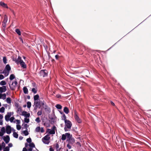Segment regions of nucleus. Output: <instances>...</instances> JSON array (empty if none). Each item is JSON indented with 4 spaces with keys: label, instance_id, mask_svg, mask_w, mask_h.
Wrapping results in <instances>:
<instances>
[{
    "label": "nucleus",
    "instance_id": "46",
    "mask_svg": "<svg viewBox=\"0 0 151 151\" xmlns=\"http://www.w3.org/2000/svg\"><path fill=\"white\" fill-rule=\"evenodd\" d=\"M3 61L4 63L6 64V57H4L3 58Z\"/></svg>",
    "mask_w": 151,
    "mask_h": 151
},
{
    "label": "nucleus",
    "instance_id": "28",
    "mask_svg": "<svg viewBox=\"0 0 151 151\" xmlns=\"http://www.w3.org/2000/svg\"><path fill=\"white\" fill-rule=\"evenodd\" d=\"M29 146L30 147L32 148H33L35 147V145L34 143L33 142H31L30 143V144L29 145Z\"/></svg>",
    "mask_w": 151,
    "mask_h": 151
},
{
    "label": "nucleus",
    "instance_id": "41",
    "mask_svg": "<svg viewBox=\"0 0 151 151\" xmlns=\"http://www.w3.org/2000/svg\"><path fill=\"white\" fill-rule=\"evenodd\" d=\"M4 150L6 151H9V146H7L6 147H5Z\"/></svg>",
    "mask_w": 151,
    "mask_h": 151
},
{
    "label": "nucleus",
    "instance_id": "11",
    "mask_svg": "<svg viewBox=\"0 0 151 151\" xmlns=\"http://www.w3.org/2000/svg\"><path fill=\"white\" fill-rule=\"evenodd\" d=\"M4 141L6 144L8 143L10 140V137L9 136L6 135V137H4L3 138Z\"/></svg>",
    "mask_w": 151,
    "mask_h": 151
},
{
    "label": "nucleus",
    "instance_id": "6",
    "mask_svg": "<svg viewBox=\"0 0 151 151\" xmlns=\"http://www.w3.org/2000/svg\"><path fill=\"white\" fill-rule=\"evenodd\" d=\"M74 117L75 120L78 123H80L81 122L82 120L78 116L77 114V113L76 111H75Z\"/></svg>",
    "mask_w": 151,
    "mask_h": 151
},
{
    "label": "nucleus",
    "instance_id": "22",
    "mask_svg": "<svg viewBox=\"0 0 151 151\" xmlns=\"http://www.w3.org/2000/svg\"><path fill=\"white\" fill-rule=\"evenodd\" d=\"M75 139L73 137H72L69 141L68 142V143L70 144H73L75 142Z\"/></svg>",
    "mask_w": 151,
    "mask_h": 151
},
{
    "label": "nucleus",
    "instance_id": "64",
    "mask_svg": "<svg viewBox=\"0 0 151 151\" xmlns=\"http://www.w3.org/2000/svg\"><path fill=\"white\" fill-rule=\"evenodd\" d=\"M22 151H27V150L25 147H24Z\"/></svg>",
    "mask_w": 151,
    "mask_h": 151
},
{
    "label": "nucleus",
    "instance_id": "32",
    "mask_svg": "<svg viewBox=\"0 0 151 151\" xmlns=\"http://www.w3.org/2000/svg\"><path fill=\"white\" fill-rule=\"evenodd\" d=\"M40 127H38L36 128L35 131L37 132H40Z\"/></svg>",
    "mask_w": 151,
    "mask_h": 151
},
{
    "label": "nucleus",
    "instance_id": "19",
    "mask_svg": "<svg viewBox=\"0 0 151 151\" xmlns=\"http://www.w3.org/2000/svg\"><path fill=\"white\" fill-rule=\"evenodd\" d=\"M63 111L66 114H68L69 113V110L68 108L65 107L64 108Z\"/></svg>",
    "mask_w": 151,
    "mask_h": 151
},
{
    "label": "nucleus",
    "instance_id": "60",
    "mask_svg": "<svg viewBox=\"0 0 151 151\" xmlns=\"http://www.w3.org/2000/svg\"><path fill=\"white\" fill-rule=\"evenodd\" d=\"M50 151H54V149L52 147H50L49 149Z\"/></svg>",
    "mask_w": 151,
    "mask_h": 151
},
{
    "label": "nucleus",
    "instance_id": "26",
    "mask_svg": "<svg viewBox=\"0 0 151 151\" xmlns=\"http://www.w3.org/2000/svg\"><path fill=\"white\" fill-rule=\"evenodd\" d=\"M58 109H60L62 108V106L59 104H57L55 106Z\"/></svg>",
    "mask_w": 151,
    "mask_h": 151
},
{
    "label": "nucleus",
    "instance_id": "30",
    "mask_svg": "<svg viewBox=\"0 0 151 151\" xmlns=\"http://www.w3.org/2000/svg\"><path fill=\"white\" fill-rule=\"evenodd\" d=\"M13 135L14 137L16 138H18V134L16 132H14L13 133Z\"/></svg>",
    "mask_w": 151,
    "mask_h": 151
},
{
    "label": "nucleus",
    "instance_id": "29",
    "mask_svg": "<svg viewBox=\"0 0 151 151\" xmlns=\"http://www.w3.org/2000/svg\"><path fill=\"white\" fill-rule=\"evenodd\" d=\"M6 84V83L4 81H2L0 82V85L1 86L5 85Z\"/></svg>",
    "mask_w": 151,
    "mask_h": 151
},
{
    "label": "nucleus",
    "instance_id": "13",
    "mask_svg": "<svg viewBox=\"0 0 151 151\" xmlns=\"http://www.w3.org/2000/svg\"><path fill=\"white\" fill-rule=\"evenodd\" d=\"M6 132L7 134H9L11 133V127L10 126H7L6 127Z\"/></svg>",
    "mask_w": 151,
    "mask_h": 151
},
{
    "label": "nucleus",
    "instance_id": "7",
    "mask_svg": "<svg viewBox=\"0 0 151 151\" xmlns=\"http://www.w3.org/2000/svg\"><path fill=\"white\" fill-rule=\"evenodd\" d=\"M40 100H37L35 101L34 104L35 105V107L34 108V109L36 110L37 109V108L39 107V106L40 105Z\"/></svg>",
    "mask_w": 151,
    "mask_h": 151
},
{
    "label": "nucleus",
    "instance_id": "12",
    "mask_svg": "<svg viewBox=\"0 0 151 151\" xmlns=\"http://www.w3.org/2000/svg\"><path fill=\"white\" fill-rule=\"evenodd\" d=\"M22 115L24 116L26 118L29 117L30 115L29 113H27V112L25 111L22 112Z\"/></svg>",
    "mask_w": 151,
    "mask_h": 151
},
{
    "label": "nucleus",
    "instance_id": "42",
    "mask_svg": "<svg viewBox=\"0 0 151 151\" xmlns=\"http://www.w3.org/2000/svg\"><path fill=\"white\" fill-rule=\"evenodd\" d=\"M1 132L4 133L5 132V129L4 127L2 128L1 129Z\"/></svg>",
    "mask_w": 151,
    "mask_h": 151
},
{
    "label": "nucleus",
    "instance_id": "57",
    "mask_svg": "<svg viewBox=\"0 0 151 151\" xmlns=\"http://www.w3.org/2000/svg\"><path fill=\"white\" fill-rule=\"evenodd\" d=\"M17 122V123L18 124H19L20 123V121L19 120L17 119L16 120Z\"/></svg>",
    "mask_w": 151,
    "mask_h": 151
},
{
    "label": "nucleus",
    "instance_id": "20",
    "mask_svg": "<svg viewBox=\"0 0 151 151\" xmlns=\"http://www.w3.org/2000/svg\"><path fill=\"white\" fill-rule=\"evenodd\" d=\"M67 135L66 134V133H65V134H62V137L61 138V139L63 141L65 140L67 137Z\"/></svg>",
    "mask_w": 151,
    "mask_h": 151
},
{
    "label": "nucleus",
    "instance_id": "27",
    "mask_svg": "<svg viewBox=\"0 0 151 151\" xmlns=\"http://www.w3.org/2000/svg\"><path fill=\"white\" fill-rule=\"evenodd\" d=\"M15 32L19 35H21V32L19 29H16Z\"/></svg>",
    "mask_w": 151,
    "mask_h": 151
},
{
    "label": "nucleus",
    "instance_id": "62",
    "mask_svg": "<svg viewBox=\"0 0 151 151\" xmlns=\"http://www.w3.org/2000/svg\"><path fill=\"white\" fill-rule=\"evenodd\" d=\"M32 147H30L28 149V151H32Z\"/></svg>",
    "mask_w": 151,
    "mask_h": 151
},
{
    "label": "nucleus",
    "instance_id": "31",
    "mask_svg": "<svg viewBox=\"0 0 151 151\" xmlns=\"http://www.w3.org/2000/svg\"><path fill=\"white\" fill-rule=\"evenodd\" d=\"M11 99L10 98H7L6 99V101L8 104H10L11 103Z\"/></svg>",
    "mask_w": 151,
    "mask_h": 151
},
{
    "label": "nucleus",
    "instance_id": "2",
    "mask_svg": "<svg viewBox=\"0 0 151 151\" xmlns=\"http://www.w3.org/2000/svg\"><path fill=\"white\" fill-rule=\"evenodd\" d=\"M50 139V137L49 136V135L47 134L44 137L42 140L44 143L46 144H48L50 143L49 140Z\"/></svg>",
    "mask_w": 151,
    "mask_h": 151
},
{
    "label": "nucleus",
    "instance_id": "51",
    "mask_svg": "<svg viewBox=\"0 0 151 151\" xmlns=\"http://www.w3.org/2000/svg\"><path fill=\"white\" fill-rule=\"evenodd\" d=\"M60 58V56L58 55H55V58L56 60H58Z\"/></svg>",
    "mask_w": 151,
    "mask_h": 151
},
{
    "label": "nucleus",
    "instance_id": "63",
    "mask_svg": "<svg viewBox=\"0 0 151 151\" xmlns=\"http://www.w3.org/2000/svg\"><path fill=\"white\" fill-rule=\"evenodd\" d=\"M15 106L17 108L18 107H19V104L16 103V104H15Z\"/></svg>",
    "mask_w": 151,
    "mask_h": 151
},
{
    "label": "nucleus",
    "instance_id": "36",
    "mask_svg": "<svg viewBox=\"0 0 151 151\" xmlns=\"http://www.w3.org/2000/svg\"><path fill=\"white\" fill-rule=\"evenodd\" d=\"M17 112H21L22 111V107L21 106H19V107H18L17 108Z\"/></svg>",
    "mask_w": 151,
    "mask_h": 151
},
{
    "label": "nucleus",
    "instance_id": "34",
    "mask_svg": "<svg viewBox=\"0 0 151 151\" xmlns=\"http://www.w3.org/2000/svg\"><path fill=\"white\" fill-rule=\"evenodd\" d=\"M5 108L4 107H1L0 109V112L1 113H4V112Z\"/></svg>",
    "mask_w": 151,
    "mask_h": 151
},
{
    "label": "nucleus",
    "instance_id": "35",
    "mask_svg": "<svg viewBox=\"0 0 151 151\" xmlns=\"http://www.w3.org/2000/svg\"><path fill=\"white\" fill-rule=\"evenodd\" d=\"M23 133L25 136H27L28 135L29 133L27 131V130H26L23 132Z\"/></svg>",
    "mask_w": 151,
    "mask_h": 151
},
{
    "label": "nucleus",
    "instance_id": "55",
    "mask_svg": "<svg viewBox=\"0 0 151 151\" xmlns=\"http://www.w3.org/2000/svg\"><path fill=\"white\" fill-rule=\"evenodd\" d=\"M7 19H6V18L5 17L4 19V20L3 22H4V23H5L6 22H7Z\"/></svg>",
    "mask_w": 151,
    "mask_h": 151
},
{
    "label": "nucleus",
    "instance_id": "23",
    "mask_svg": "<svg viewBox=\"0 0 151 151\" xmlns=\"http://www.w3.org/2000/svg\"><path fill=\"white\" fill-rule=\"evenodd\" d=\"M39 96L38 94H37L34 96V101L37 100L39 99Z\"/></svg>",
    "mask_w": 151,
    "mask_h": 151
},
{
    "label": "nucleus",
    "instance_id": "53",
    "mask_svg": "<svg viewBox=\"0 0 151 151\" xmlns=\"http://www.w3.org/2000/svg\"><path fill=\"white\" fill-rule=\"evenodd\" d=\"M55 147L56 149H58L59 147V145L58 143L56 144Z\"/></svg>",
    "mask_w": 151,
    "mask_h": 151
},
{
    "label": "nucleus",
    "instance_id": "56",
    "mask_svg": "<svg viewBox=\"0 0 151 151\" xmlns=\"http://www.w3.org/2000/svg\"><path fill=\"white\" fill-rule=\"evenodd\" d=\"M45 109H47L48 111H49L50 109V108L47 107V106L46 105H45Z\"/></svg>",
    "mask_w": 151,
    "mask_h": 151
},
{
    "label": "nucleus",
    "instance_id": "17",
    "mask_svg": "<svg viewBox=\"0 0 151 151\" xmlns=\"http://www.w3.org/2000/svg\"><path fill=\"white\" fill-rule=\"evenodd\" d=\"M0 5L3 7L8 8L7 5L3 2L1 1L0 2Z\"/></svg>",
    "mask_w": 151,
    "mask_h": 151
},
{
    "label": "nucleus",
    "instance_id": "24",
    "mask_svg": "<svg viewBox=\"0 0 151 151\" xmlns=\"http://www.w3.org/2000/svg\"><path fill=\"white\" fill-rule=\"evenodd\" d=\"M15 78V76L13 74H12L10 75L9 77V79L10 80H12Z\"/></svg>",
    "mask_w": 151,
    "mask_h": 151
},
{
    "label": "nucleus",
    "instance_id": "25",
    "mask_svg": "<svg viewBox=\"0 0 151 151\" xmlns=\"http://www.w3.org/2000/svg\"><path fill=\"white\" fill-rule=\"evenodd\" d=\"M66 117L64 114H63V116L62 117V120H64V121H65L66 120H68L66 119Z\"/></svg>",
    "mask_w": 151,
    "mask_h": 151
},
{
    "label": "nucleus",
    "instance_id": "33",
    "mask_svg": "<svg viewBox=\"0 0 151 151\" xmlns=\"http://www.w3.org/2000/svg\"><path fill=\"white\" fill-rule=\"evenodd\" d=\"M27 107L29 108H30L31 106V102L29 101H28L27 102Z\"/></svg>",
    "mask_w": 151,
    "mask_h": 151
},
{
    "label": "nucleus",
    "instance_id": "15",
    "mask_svg": "<svg viewBox=\"0 0 151 151\" xmlns=\"http://www.w3.org/2000/svg\"><path fill=\"white\" fill-rule=\"evenodd\" d=\"M66 134L67 135V141H68V142L69 141L70 139L72 137V135H70V134L68 133H66Z\"/></svg>",
    "mask_w": 151,
    "mask_h": 151
},
{
    "label": "nucleus",
    "instance_id": "58",
    "mask_svg": "<svg viewBox=\"0 0 151 151\" xmlns=\"http://www.w3.org/2000/svg\"><path fill=\"white\" fill-rule=\"evenodd\" d=\"M4 133L3 132H1V131L0 132V136H2L4 134Z\"/></svg>",
    "mask_w": 151,
    "mask_h": 151
},
{
    "label": "nucleus",
    "instance_id": "45",
    "mask_svg": "<svg viewBox=\"0 0 151 151\" xmlns=\"http://www.w3.org/2000/svg\"><path fill=\"white\" fill-rule=\"evenodd\" d=\"M15 118L13 116L10 118L9 120L11 122H13V120Z\"/></svg>",
    "mask_w": 151,
    "mask_h": 151
},
{
    "label": "nucleus",
    "instance_id": "61",
    "mask_svg": "<svg viewBox=\"0 0 151 151\" xmlns=\"http://www.w3.org/2000/svg\"><path fill=\"white\" fill-rule=\"evenodd\" d=\"M44 125L45 126H46L47 127H48L49 126V124H48L47 126V123H46L45 122L44 123Z\"/></svg>",
    "mask_w": 151,
    "mask_h": 151
},
{
    "label": "nucleus",
    "instance_id": "3",
    "mask_svg": "<svg viewBox=\"0 0 151 151\" xmlns=\"http://www.w3.org/2000/svg\"><path fill=\"white\" fill-rule=\"evenodd\" d=\"M17 82L16 80L14 82H12L11 85L10 84H9V86L10 89L12 91L14 90L17 87Z\"/></svg>",
    "mask_w": 151,
    "mask_h": 151
},
{
    "label": "nucleus",
    "instance_id": "10",
    "mask_svg": "<svg viewBox=\"0 0 151 151\" xmlns=\"http://www.w3.org/2000/svg\"><path fill=\"white\" fill-rule=\"evenodd\" d=\"M13 60L17 64H18L20 62H21L23 60L22 59V58L21 57L18 56L17 59L16 58L15 60L13 59Z\"/></svg>",
    "mask_w": 151,
    "mask_h": 151
},
{
    "label": "nucleus",
    "instance_id": "8",
    "mask_svg": "<svg viewBox=\"0 0 151 151\" xmlns=\"http://www.w3.org/2000/svg\"><path fill=\"white\" fill-rule=\"evenodd\" d=\"M33 86L34 87L32 89V92L34 93L35 94L37 93V88L36 86V83H32Z\"/></svg>",
    "mask_w": 151,
    "mask_h": 151
},
{
    "label": "nucleus",
    "instance_id": "5",
    "mask_svg": "<svg viewBox=\"0 0 151 151\" xmlns=\"http://www.w3.org/2000/svg\"><path fill=\"white\" fill-rule=\"evenodd\" d=\"M47 74L48 72L46 70H41L40 72V76L43 77L47 76Z\"/></svg>",
    "mask_w": 151,
    "mask_h": 151
},
{
    "label": "nucleus",
    "instance_id": "54",
    "mask_svg": "<svg viewBox=\"0 0 151 151\" xmlns=\"http://www.w3.org/2000/svg\"><path fill=\"white\" fill-rule=\"evenodd\" d=\"M70 144L68 143L67 145V147L69 149H70L71 148V146L69 145Z\"/></svg>",
    "mask_w": 151,
    "mask_h": 151
},
{
    "label": "nucleus",
    "instance_id": "59",
    "mask_svg": "<svg viewBox=\"0 0 151 151\" xmlns=\"http://www.w3.org/2000/svg\"><path fill=\"white\" fill-rule=\"evenodd\" d=\"M8 145L9 147H11L12 146V143H10L8 144Z\"/></svg>",
    "mask_w": 151,
    "mask_h": 151
},
{
    "label": "nucleus",
    "instance_id": "40",
    "mask_svg": "<svg viewBox=\"0 0 151 151\" xmlns=\"http://www.w3.org/2000/svg\"><path fill=\"white\" fill-rule=\"evenodd\" d=\"M29 125H28L27 124H24V127H22L23 128H24L26 129L27 130V128L28 127Z\"/></svg>",
    "mask_w": 151,
    "mask_h": 151
},
{
    "label": "nucleus",
    "instance_id": "9",
    "mask_svg": "<svg viewBox=\"0 0 151 151\" xmlns=\"http://www.w3.org/2000/svg\"><path fill=\"white\" fill-rule=\"evenodd\" d=\"M12 115L11 112H8L7 113V114L5 115V119L6 121L8 122L9 120V118Z\"/></svg>",
    "mask_w": 151,
    "mask_h": 151
},
{
    "label": "nucleus",
    "instance_id": "18",
    "mask_svg": "<svg viewBox=\"0 0 151 151\" xmlns=\"http://www.w3.org/2000/svg\"><path fill=\"white\" fill-rule=\"evenodd\" d=\"M23 89L24 93L25 94H27L28 93V90L26 86L24 87L23 88Z\"/></svg>",
    "mask_w": 151,
    "mask_h": 151
},
{
    "label": "nucleus",
    "instance_id": "43",
    "mask_svg": "<svg viewBox=\"0 0 151 151\" xmlns=\"http://www.w3.org/2000/svg\"><path fill=\"white\" fill-rule=\"evenodd\" d=\"M2 99L3 100H4L6 99V96L5 93H4L2 94Z\"/></svg>",
    "mask_w": 151,
    "mask_h": 151
},
{
    "label": "nucleus",
    "instance_id": "16",
    "mask_svg": "<svg viewBox=\"0 0 151 151\" xmlns=\"http://www.w3.org/2000/svg\"><path fill=\"white\" fill-rule=\"evenodd\" d=\"M21 66L24 68H27V65L22 60L19 63Z\"/></svg>",
    "mask_w": 151,
    "mask_h": 151
},
{
    "label": "nucleus",
    "instance_id": "48",
    "mask_svg": "<svg viewBox=\"0 0 151 151\" xmlns=\"http://www.w3.org/2000/svg\"><path fill=\"white\" fill-rule=\"evenodd\" d=\"M40 132L41 133H43L45 132V130L44 129L43 127H41V128H40Z\"/></svg>",
    "mask_w": 151,
    "mask_h": 151
},
{
    "label": "nucleus",
    "instance_id": "1",
    "mask_svg": "<svg viewBox=\"0 0 151 151\" xmlns=\"http://www.w3.org/2000/svg\"><path fill=\"white\" fill-rule=\"evenodd\" d=\"M65 127H64V130L65 132L70 130V129L72 126V124L71 122L69 120H66L65 122Z\"/></svg>",
    "mask_w": 151,
    "mask_h": 151
},
{
    "label": "nucleus",
    "instance_id": "14",
    "mask_svg": "<svg viewBox=\"0 0 151 151\" xmlns=\"http://www.w3.org/2000/svg\"><path fill=\"white\" fill-rule=\"evenodd\" d=\"M6 91V87L5 86H3L1 87H0V92L3 93L5 92Z\"/></svg>",
    "mask_w": 151,
    "mask_h": 151
},
{
    "label": "nucleus",
    "instance_id": "38",
    "mask_svg": "<svg viewBox=\"0 0 151 151\" xmlns=\"http://www.w3.org/2000/svg\"><path fill=\"white\" fill-rule=\"evenodd\" d=\"M24 121L25 122L28 123L29 122V119H27V118H24Z\"/></svg>",
    "mask_w": 151,
    "mask_h": 151
},
{
    "label": "nucleus",
    "instance_id": "4",
    "mask_svg": "<svg viewBox=\"0 0 151 151\" xmlns=\"http://www.w3.org/2000/svg\"><path fill=\"white\" fill-rule=\"evenodd\" d=\"M57 130L56 127L53 126L51 130L49 129H47V132L48 133L50 134H54L55 133V130Z\"/></svg>",
    "mask_w": 151,
    "mask_h": 151
},
{
    "label": "nucleus",
    "instance_id": "37",
    "mask_svg": "<svg viewBox=\"0 0 151 151\" xmlns=\"http://www.w3.org/2000/svg\"><path fill=\"white\" fill-rule=\"evenodd\" d=\"M35 121L38 123L40 122V120L39 117H37L35 120Z\"/></svg>",
    "mask_w": 151,
    "mask_h": 151
},
{
    "label": "nucleus",
    "instance_id": "49",
    "mask_svg": "<svg viewBox=\"0 0 151 151\" xmlns=\"http://www.w3.org/2000/svg\"><path fill=\"white\" fill-rule=\"evenodd\" d=\"M4 77L3 75L2 74L0 75V80L3 79L4 78Z\"/></svg>",
    "mask_w": 151,
    "mask_h": 151
},
{
    "label": "nucleus",
    "instance_id": "50",
    "mask_svg": "<svg viewBox=\"0 0 151 151\" xmlns=\"http://www.w3.org/2000/svg\"><path fill=\"white\" fill-rule=\"evenodd\" d=\"M2 146V147H5V143L3 142L2 143V144H1V146Z\"/></svg>",
    "mask_w": 151,
    "mask_h": 151
},
{
    "label": "nucleus",
    "instance_id": "47",
    "mask_svg": "<svg viewBox=\"0 0 151 151\" xmlns=\"http://www.w3.org/2000/svg\"><path fill=\"white\" fill-rule=\"evenodd\" d=\"M42 114V110L39 111L37 112V114L38 115V116H40V115H41Z\"/></svg>",
    "mask_w": 151,
    "mask_h": 151
},
{
    "label": "nucleus",
    "instance_id": "52",
    "mask_svg": "<svg viewBox=\"0 0 151 151\" xmlns=\"http://www.w3.org/2000/svg\"><path fill=\"white\" fill-rule=\"evenodd\" d=\"M56 97L58 98H61V95L59 94H58L56 95Z\"/></svg>",
    "mask_w": 151,
    "mask_h": 151
},
{
    "label": "nucleus",
    "instance_id": "39",
    "mask_svg": "<svg viewBox=\"0 0 151 151\" xmlns=\"http://www.w3.org/2000/svg\"><path fill=\"white\" fill-rule=\"evenodd\" d=\"M27 141L28 143H30L31 142H32V140L30 138H29L27 139Z\"/></svg>",
    "mask_w": 151,
    "mask_h": 151
},
{
    "label": "nucleus",
    "instance_id": "44",
    "mask_svg": "<svg viewBox=\"0 0 151 151\" xmlns=\"http://www.w3.org/2000/svg\"><path fill=\"white\" fill-rule=\"evenodd\" d=\"M21 126L19 125H17V128L18 130H19L21 129Z\"/></svg>",
    "mask_w": 151,
    "mask_h": 151
},
{
    "label": "nucleus",
    "instance_id": "21",
    "mask_svg": "<svg viewBox=\"0 0 151 151\" xmlns=\"http://www.w3.org/2000/svg\"><path fill=\"white\" fill-rule=\"evenodd\" d=\"M5 68L8 71V73L7 75H8V73L9 72V71L11 70L10 67L9 65L8 64L6 65V67H5Z\"/></svg>",
    "mask_w": 151,
    "mask_h": 151
}]
</instances>
